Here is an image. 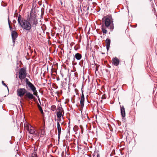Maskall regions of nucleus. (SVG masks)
Wrapping results in <instances>:
<instances>
[{"label":"nucleus","mask_w":157,"mask_h":157,"mask_svg":"<svg viewBox=\"0 0 157 157\" xmlns=\"http://www.w3.org/2000/svg\"><path fill=\"white\" fill-rule=\"evenodd\" d=\"M37 24L38 20L35 13L33 10H31L27 19L23 20L20 26L24 29L30 31L32 27L34 26L36 27Z\"/></svg>","instance_id":"1"},{"label":"nucleus","mask_w":157,"mask_h":157,"mask_svg":"<svg viewBox=\"0 0 157 157\" xmlns=\"http://www.w3.org/2000/svg\"><path fill=\"white\" fill-rule=\"evenodd\" d=\"M104 26L109 28L111 31L113 30L114 28L113 22H111L110 19L108 17L105 19Z\"/></svg>","instance_id":"2"},{"label":"nucleus","mask_w":157,"mask_h":157,"mask_svg":"<svg viewBox=\"0 0 157 157\" xmlns=\"http://www.w3.org/2000/svg\"><path fill=\"white\" fill-rule=\"evenodd\" d=\"M19 77L21 80L25 78L26 76V69L23 68L20 69L19 70Z\"/></svg>","instance_id":"3"},{"label":"nucleus","mask_w":157,"mask_h":157,"mask_svg":"<svg viewBox=\"0 0 157 157\" xmlns=\"http://www.w3.org/2000/svg\"><path fill=\"white\" fill-rule=\"evenodd\" d=\"M26 83L31 90L33 91V94L37 96V92L36 90V87L33 85L29 81L26 82Z\"/></svg>","instance_id":"4"},{"label":"nucleus","mask_w":157,"mask_h":157,"mask_svg":"<svg viewBox=\"0 0 157 157\" xmlns=\"http://www.w3.org/2000/svg\"><path fill=\"white\" fill-rule=\"evenodd\" d=\"M27 92L25 88H18L17 90V94L20 97H22Z\"/></svg>","instance_id":"5"},{"label":"nucleus","mask_w":157,"mask_h":157,"mask_svg":"<svg viewBox=\"0 0 157 157\" xmlns=\"http://www.w3.org/2000/svg\"><path fill=\"white\" fill-rule=\"evenodd\" d=\"M25 128L27 130L29 133L32 134H34L35 133L34 128L30 125H26L25 126Z\"/></svg>","instance_id":"6"},{"label":"nucleus","mask_w":157,"mask_h":157,"mask_svg":"<svg viewBox=\"0 0 157 157\" xmlns=\"http://www.w3.org/2000/svg\"><path fill=\"white\" fill-rule=\"evenodd\" d=\"M25 97L26 98L29 100L33 99L35 98V97H34L33 94L29 92H26V94L25 95Z\"/></svg>","instance_id":"7"},{"label":"nucleus","mask_w":157,"mask_h":157,"mask_svg":"<svg viewBox=\"0 0 157 157\" xmlns=\"http://www.w3.org/2000/svg\"><path fill=\"white\" fill-rule=\"evenodd\" d=\"M112 63L115 66H117L120 63L119 60L116 57L113 58L112 60Z\"/></svg>","instance_id":"8"},{"label":"nucleus","mask_w":157,"mask_h":157,"mask_svg":"<svg viewBox=\"0 0 157 157\" xmlns=\"http://www.w3.org/2000/svg\"><path fill=\"white\" fill-rule=\"evenodd\" d=\"M11 36L13 42H15V39L17 36V33L14 31H13L12 32Z\"/></svg>","instance_id":"9"},{"label":"nucleus","mask_w":157,"mask_h":157,"mask_svg":"<svg viewBox=\"0 0 157 157\" xmlns=\"http://www.w3.org/2000/svg\"><path fill=\"white\" fill-rule=\"evenodd\" d=\"M80 102L81 106L82 108L84 105V97L83 92L82 94Z\"/></svg>","instance_id":"10"},{"label":"nucleus","mask_w":157,"mask_h":157,"mask_svg":"<svg viewBox=\"0 0 157 157\" xmlns=\"http://www.w3.org/2000/svg\"><path fill=\"white\" fill-rule=\"evenodd\" d=\"M57 127L58 131V138H59L61 132V128L60 125L58 122L57 123Z\"/></svg>","instance_id":"11"},{"label":"nucleus","mask_w":157,"mask_h":157,"mask_svg":"<svg viewBox=\"0 0 157 157\" xmlns=\"http://www.w3.org/2000/svg\"><path fill=\"white\" fill-rule=\"evenodd\" d=\"M25 20L23 18H22L20 15H19L17 19V21L18 22V23L21 25V23L22 22V21L23 20Z\"/></svg>","instance_id":"12"},{"label":"nucleus","mask_w":157,"mask_h":157,"mask_svg":"<svg viewBox=\"0 0 157 157\" xmlns=\"http://www.w3.org/2000/svg\"><path fill=\"white\" fill-rule=\"evenodd\" d=\"M121 116H122V117L123 118L125 116V109L123 107V106L121 107Z\"/></svg>","instance_id":"13"},{"label":"nucleus","mask_w":157,"mask_h":157,"mask_svg":"<svg viewBox=\"0 0 157 157\" xmlns=\"http://www.w3.org/2000/svg\"><path fill=\"white\" fill-rule=\"evenodd\" d=\"M110 43V40L109 38L106 39V48L108 50L109 48V46Z\"/></svg>","instance_id":"14"},{"label":"nucleus","mask_w":157,"mask_h":157,"mask_svg":"<svg viewBox=\"0 0 157 157\" xmlns=\"http://www.w3.org/2000/svg\"><path fill=\"white\" fill-rule=\"evenodd\" d=\"M106 28L104 25H101V30L103 34H106L107 33V31L106 29Z\"/></svg>","instance_id":"15"},{"label":"nucleus","mask_w":157,"mask_h":157,"mask_svg":"<svg viewBox=\"0 0 157 157\" xmlns=\"http://www.w3.org/2000/svg\"><path fill=\"white\" fill-rule=\"evenodd\" d=\"M75 57L77 59L79 60L81 59L82 55L79 53H77L75 54Z\"/></svg>","instance_id":"16"},{"label":"nucleus","mask_w":157,"mask_h":157,"mask_svg":"<svg viewBox=\"0 0 157 157\" xmlns=\"http://www.w3.org/2000/svg\"><path fill=\"white\" fill-rule=\"evenodd\" d=\"M63 112L57 111V117L58 118H60L62 116V113Z\"/></svg>","instance_id":"17"},{"label":"nucleus","mask_w":157,"mask_h":157,"mask_svg":"<svg viewBox=\"0 0 157 157\" xmlns=\"http://www.w3.org/2000/svg\"><path fill=\"white\" fill-rule=\"evenodd\" d=\"M38 109H39V110L40 111V112L41 113V114H43L44 112H43V111L41 107L40 106V105L39 104L38 105Z\"/></svg>","instance_id":"18"},{"label":"nucleus","mask_w":157,"mask_h":157,"mask_svg":"<svg viewBox=\"0 0 157 157\" xmlns=\"http://www.w3.org/2000/svg\"><path fill=\"white\" fill-rule=\"evenodd\" d=\"M57 109L58 110V111L63 112V109L60 106H58L57 107Z\"/></svg>","instance_id":"19"},{"label":"nucleus","mask_w":157,"mask_h":157,"mask_svg":"<svg viewBox=\"0 0 157 157\" xmlns=\"http://www.w3.org/2000/svg\"><path fill=\"white\" fill-rule=\"evenodd\" d=\"M51 109L53 111H55L56 109V106L55 105L52 106Z\"/></svg>","instance_id":"20"},{"label":"nucleus","mask_w":157,"mask_h":157,"mask_svg":"<svg viewBox=\"0 0 157 157\" xmlns=\"http://www.w3.org/2000/svg\"><path fill=\"white\" fill-rule=\"evenodd\" d=\"M8 24H9V28H10V29H12V27L10 25V19H9V17L8 18Z\"/></svg>","instance_id":"21"},{"label":"nucleus","mask_w":157,"mask_h":157,"mask_svg":"<svg viewBox=\"0 0 157 157\" xmlns=\"http://www.w3.org/2000/svg\"><path fill=\"white\" fill-rule=\"evenodd\" d=\"M2 83L3 85L5 86H6V87L8 88V87L7 86V85H6V84L5 83H4V81H2Z\"/></svg>","instance_id":"22"},{"label":"nucleus","mask_w":157,"mask_h":157,"mask_svg":"<svg viewBox=\"0 0 157 157\" xmlns=\"http://www.w3.org/2000/svg\"><path fill=\"white\" fill-rule=\"evenodd\" d=\"M13 22L14 23H15L16 22V21L15 20H13Z\"/></svg>","instance_id":"23"},{"label":"nucleus","mask_w":157,"mask_h":157,"mask_svg":"<svg viewBox=\"0 0 157 157\" xmlns=\"http://www.w3.org/2000/svg\"><path fill=\"white\" fill-rule=\"evenodd\" d=\"M97 157H98V155H97Z\"/></svg>","instance_id":"24"},{"label":"nucleus","mask_w":157,"mask_h":157,"mask_svg":"<svg viewBox=\"0 0 157 157\" xmlns=\"http://www.w3.org/2000/svg\"><path fill=\"white\" fill-rule=\"evenodd\" d=\"M96 71H98V69H97V68H96Z\"/></svg>","instance_id":"25"},{"label":"nucleus","mask_w":157,"mask_h":157,"mask_svg":"<svg viewBox=\"0 0 157 157\" xmlns=\"http://www.w3.org/2000/svg\"><path fill=\"white\" fill-rule=\"evenodd\" d=\"M150 1H151L152 0H150Z\"/></svg>","instance_id":"26"}]
</instances>
